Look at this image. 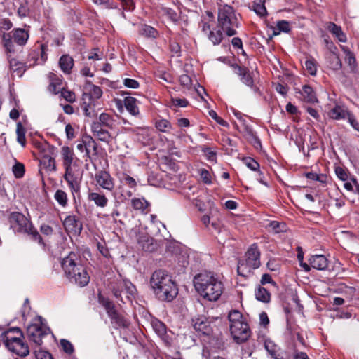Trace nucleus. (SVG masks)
<instances>
[{"mask_svg":"<svg viewBox=\"0 0 359 359\" xmlns=\"http://www.w3.org/2000/svg\"><path fill=\"white\" fill-rule=\"evenodd\" d=\"M84 263V259L77 252H70L61 262V266L66 278L79 287L87 285L90 281V276Z\"/></svg>","mask_w":359,"mask_h":359,"instance_id":"1","label":"nucleus"},{"mask_svg":"<svg viewBox=\"0 0 359 359\" xmlns=\"http://www.w3.org/2000/svg\"><path fill=\"white\" fill-rule=\"evenodd\" d=\"M150 287L161 301L172 302L178 294V288L171 276L164 270L155 271L150 278Z\"/></svg>","mask_w":359,"mask_h":359,"instance_id":"2","label":"nucleus"},{"mask_svg":"<svg viewBox=\"0 0 359 359\" xmlns=\"http://www.w3.org/2000/svg\"><path fill=\"white\" fill-rule=\"evenodd\" d=\"M194 285L201 297L208 301H217L224 290L223 283L211 273H201L195 276Z\"/></svg>","mask_w":359,"mask_h":359,"instance_id":"3","label":"nucleus"},{"mask_svg":"<svg viewBox=\"0 0 359 359\" xmlns=\"http://www.w3.org/2000/svg\"><path fill=\"white\" fill-rule=\"evenodd\" d=\"M10 229L15 233H26L30 236L33 241L44 245L42 237L32 223L22 213L11 212L8 217Z\"/></svg>","mask_w":359,"mask_h":359,"instance_id":"4","label":"nucleus"},{"mask_svg":"<svg viewBox=\"0 0 359 359\" xmlns=\"http://www.w3.org/2000/svg\"><path fill=\"white\" fill-rule=\"evenodd\" d=\"M260 252L257 245H250L245 252V259L238 262L237 272L239 276L247 277L252 270L258 269L260 266Z\"/></svg>","mask_w":359,"mask_h":359,"instance_id":"5","label":"nucleus"},{"mask_svg":"<svg viewBox=\"0 0 359 359\" xmlns=\"http://www.w3.org/2000/svg\"><path fill=\"white\" fill-rule=\"evenodd\" d=\"M22 337L23 333L19 327L11 328L6 334L5 344L9 350L25 357L29 351L27 344L22 341Z\"/></svg>","mask_w":359,"mask_h":359,"instance_id":"6","label":"nucleus"},{"mask_svg":"<svg viewBox=\"0 0 359 359\" xmlns=\"http://www.w3.org/2000/svg\"><path fill=\"white\" fill-rule=\"evenodd\" d=\"M218 25L229 36L236 34L237 20L233 7L225 5L218 11Z\"/></svg>","mask_w":359,"mask_h":359,"instance_id":"7","label":"nucleus"},{"mask_svg":"<svg viewBox=\"0 0 359 359\" xmlns=\"http://www.w3.org/2000/svg\"><path fill=\"white\" fill-rule=\"evenodd\" d=\"M98 302L105 309L115 328L127 327L128 326L129 323L116 310L115 305L111 300L99 294Z\"/></svg>","mask_w":359,"mask_h":359,"instance_id":"8","label":"nucleus"},{"mask_svg":"<svg viewBox=\"0 0 359 359\" xmlns=\"http://www.w3.org/2000/svg\"><path fill=\"white\" fill-rule=\"evenodd\" d=\"M112 293L114 296L117 299L121 300V302L125 303L126 302L122 298L121 294L125 292L126 294V298L128 301L130 302V296H134L136 292V288L131 282L128 280H122L118 281L113 285Z\"/></svg>","mask_w":359,"mask_h":359,"instance_id":"9","label":"nucleus"},{"mask_svg":"<svg viewBox=\"0 0 359 359\" xmlns=\"http://www.w3.org/2000/svg\"><path fill=\"white\" fill-rule=\"evenodd\" d=\"M230 332L237 344L245 342L251 334L248 324L244 320L236 324H230Z\"/></svg>","mask_w":359,"mask_h":359,"instance_id":"10","label":"nucleus"},{"mask_svg":"<svg viewBox=\"0 0 359 359\" xmlns=\"http://www.w3.org/2000/svg\"><path fill=\"white\" fill-rule=\"evenodd\" d=\"M50 332L49 327L42 324L34 323L29 325L27 329V334L29 340L39 346L42 344V339Z\"/></svg>","mask_w":359,"mask_h":359,"instance_id":"11","label":"nucleus"},{"mask_svg":"<svg viewBox=\"0 0 359 359\" xmlns=\"http://www.w3.org/2000/svg\"><path fill=\"white\" fill-rule=\"evenodd\" d=\"M95 180L97 184L102 189L112 191L114 189V180L111 175L104 170H100L96 172Z\"/></svg>","mask_w":359,"mask_h":359,"instance_id":"12","label":"nucleus"},{"mask_svg":"<svg viewBox=\"0 0 359 359\" xmlns=\"http://www.w3.org/2000/svg\"><path fill=\"white\" fill-rule=\"evenodd\" d=\"M192 325L196 332H201L203 335L208 336L212 332L211 323L204 316H200L193 318Z\"/></svg>","mask_w":359,"mask_h":359,"instance_id":"13","label":"nucleus"},{"mask_svg":"<svg viewBox=\"0 0 359 359\" xmlns=\"http://www.w3.org/2000/svg\"><path fill=\"white\" fill-rule=\"evenodd\" d=\"M231 67L234 70L235 74L240 77V79L243 84L248 87H252L254 79L248 68L240 66L236 63L231 64Z\"/></svg>","mask_w":359,"mask_h":359,"instance_id":"14","label":"nucleus"},{"mask_svg":"<svg viewBox=\"0 0 359 359\" xmlns=\"http://www.w3.org/2000/svg\"><path fill=\"white\" fill-rule=\"evenodd\" d=\"M137 141L145 144L151 139V130L148 127H138L130 130Z\"/></svg>","mask_w":359,"mask_h":359,"instance_id":"15","label":"nucleus"},{"mask_svg":"<svg viewBox=\"0 0 359 359\" xmlns=\"http://www.w3.org/2000/svg\"><path fill=\"white\" fill-rule=\"evenodd\" d=\"M104 127L100 126L99 123L91 124V131L93 135L100 141L109 142L111 139V135L109 132L104 128Z\"/></svg>","mask_w":359,"mask_h":359,"instance_id":"16","label":"nucleus"},{"mask_svg":"<svg viewBox=\"0 0 359 359\" xmlns=\"http://www.w3.org/2000/svg\"><path fill=\"white\" fill-rule=\"evenodd\" d=\"M11 72L15 74L18 77H22L27 69L25 62H20L15 58L8 57Z\"/></svg>","mask_w":359,"mask_h":359,"instance_id":"17","label":"nucleus"},{"mask_svg":"<svg viewBox=\"0 0 359 359\" xmlns=\"http://www.w3.org/2000/svg\"><path fill=\"white\" fill-rule=\"evenodd\" d=\"M61 154L65 172L73 171L72 168L74 156L73 150L69 147H63L61 149Z\"/></svg>","mask_w":359,"mask_h":359,"instance_id":"18","label":"nucleus"},{"mask_svg":"<svg viewBox=\"0 0 359 359\" xmlns=\"http://www.w3.org/2000/svg\"><path fill=\"white\" fill-rule=\"evenodd\" d=\"M309 262L311 266L317 270H325L328 266V261L323 255H312Z\"/></svg>","mask_w":359,"mask_h":359,"instance_id":"19","label":"nucleus"},{"mask_svg":"<svg viewBox=\"0 0 359 359\" xmlns=\"http://www.w3.org/2000/svg\"><path fill=\"white\" fill-rule=\"evenodd\" d=\"M151 327L154 331L158 334V336L161 338L163 341H168V335L167 334V328L165 325L160 321L159 320L155 318L153 319L151 322Z\"/></svg>","mask_w":359,"mask_h":359,"instance_id":"20","label":"nucleus"},{"mask_svg":"<svg viewBox=\"0 0 359 359\" xmlns=\"http://www.w3.org/2000/svg\"><path fill=\"white\" fill-rule=\"evenodd\" d=\"M116 121L114 119V116L107 113H102L99 116L98 120L93 121V123H99L100 126L113 129L116 126Z\"/></svg>","mask_w":359,"mask_h":359,"instance_id":"21","label":"nucleus"},{"mask_svg":"<svg viewBox=\"0 0 359 359\" xmlns=\"http://www.w3.org/2000/svg\"><path fill=\"white\" fill-rule=\"evenodd\" d=\"M64 179L67 182L72 192H78L80 190V180L73 171L65 172Z\"/></svg>","mask_w":359,"mask_h":359,"instance_id":"22","label":"nucleus"},{"mask_svg":"<svg viewBox=\"0 0 359 359\" xmlns=\"http://www.w3.org/2000/svg\"><path fill=\"white\" fill-rule=\"evenodd\" d=\"M350 111L344 107L336 105L329 111V116L334 120L345 119L347 118Z\"/></svg>","mask_w":359,"mask_h":359,"instance_id":"23","label":"nucleus"},{"mask_svg":"<svg viewBox=\"0 0 359 359\" xmlns=\"http://www.w3.org/2000/svg\"><path fill=\"white\" fill-rule=\"evenodd\" d=\"M14 41L19 46H25L29 39V34L23 29L18 28L13 31Z\"/></svg>","mask_w":359,"mask_h":359,"instance_id":"24","label":"nucleus"},{"mask_svg":"<svg viewBox=\"0 0 359 359\" xmlns=\"http://www.w3.org/2000/svg\"><path fill=\"white\" fill-rule=\"evenodd\" d=\"M327 29L331 32L334 36H335L338 40L341 42L346 41V36L345 34L343 32L340 26L336 25L334 22H328L327 25Z\"/></svg>","mask_w":359,"mask_h":359,"instance_id":"25","label":"nucleus"},{"mask_svg":"<svg viewBox=\"0 0 359 359\" xmlns=\"http://www.w3.org/2000/svg\"><path fill=\"white\" fill-rule=\"evenodd\" d=\"M48 77L50 81L48 86L49 91L55 95L59 93L60 90L58 87L61 86L62 80L56 74L52 72L48 74Z\"/></svg>","mask_w":359,"mask_h":359,"instance_id":"26","label":"nucleus"},{"mask_svg":"<svg viewBox=\"0 0 359 359\" xmlns=\"http://www.w3.org/2000/svg\"><path fill=\"white\" fill-rule=\"evenodd\" d=\"M335 50H337V47L334 46V50H331L327 57L328 66L333 70H339L341 68L342 63L338 55L334 52Z\"/></svg>","mask_w":359,"mask_h":359,"instance_id":"27","label":"nucleus"},{"mask_svg":"<svg viewBox=\"0 0 359 359\" xmlns=\"http://www.w3.org/2000/svg\"><path fill=\"white\" fill-rule=\"evenodd\" d=\"M127 111L133 116H137L140 113L137 105V100L132 97H126L123 100Z\"/></svg>","mask_w":359,"mask_h":359,"instance_id":"28","label":"nucleus"},{"mask_svg":"<svg viewBox=\"0 0 359 359\" xmlns=\"http://www.w3.org/2000/svg\"><path fill=\"white\" fill-rule=\"evenodd\" d=\"M41 169H44L48 172H52L56 170L55 161L54 158L44 155L40 161Z\"/></svg>","mask_w":359,"mask_h":359,"instance_id":"29","label":"nucleus"},{"mask_svg":"<svg viewBox=\"0 0 359 359\" xmlns=\"http://www.w3.org/2000/svg\"><path fill=\"white\" fill-rule=\"evenodd\" d=\"M59 65L64 73L69 74L74 66V60L69 55H64L60 58Z\"/></svg>","mask_w":359,"mask_h":359,"instance_id":"30","label":"nucleus"},{"mask_svg":"<svg viewBox=\"0 0 359 359\" xmlns=\"http://www.w3.org/2000/svg\"><path fill=\"white\" fill-rule=\"evenodd\" d=\"M88 199L95 203V204L101 208H104L108 203L107 198L102 194L97 192H91L88 194Z\"/></svg>","mask_w":359,"mask_h":359,"instance_id":"31","label":"nucleus"},{"mask_svg":"<svg viewBox=\"0 0 359 359\" xmlns=\"http://www.w3.org/2000/svg\"><path fill=\"white\" fill-rule=\"evenodd\" d=\"M301 95L304 100L308 103H314L318 101L313 88L308 85L303 86Z\"/></svg>","mask_w":359,"mask_h":359,"instance_id":"32","label":"nucleus"},{"mask_svg":"<svg viewBox=\"0 0 359 359\" xmlns=\"http://www.w3.org/2000/svg\"><path fill=\"white\" fill-rule=\"evenodd\" d=\"M65 228L67 231H76L77 229H81V227H79V221L74 215H69L67 216L63 222Z\"/></svg>","mask_w":359,"mask_h":359,"instance_id":"33","label":"nucleus"},{"mask_svg":"<svg viewBox=\"0 0 359 359\" xmlns=\"http://www.w3.org/2000/svg\"><path fill=\"white\" fill-rule=\"evenodd\" d=\"M255 297L257 300L264 303H269L271 300V294L269 292L260 285L255 289Z\"/></svg>","mask_w":359,"mask_h":359,"instance_id":"34","label":"nucleus"},{"mask_svg":"<svg viewBox=\"0 0 359 359\" xmlns=\"http://www.w3.org/2000/svg\"><path fill=\"white\" fill-rule=\"evenodd\" d=\"M265 2L266 0L253 1V11L260 17H264L267 15Z\"/></svg>","mask_w":359,"mask_h":359,"instance_id":"35","label":"nucleus"},{"mask_svg":"<svg viewBox=\"0 0 359 359\" xmlns=\"http://www.w3.org/2000/svg\"><path fill=\"white\" fill-rule=\"evenodd\" d=\"M86 155L89 156L90 149H93L94 154H97V144L91 136H86L83 139Z\"/></svg>","mask_w":359,"mask_h":359,"instance_id":"36","label":"nucleus"},{"mask_svg":"<svg viewBox=\"0 0 359 359\" xmlns=\"http://www.w3.org/2000/svg\"><path fill=\"white\" fill-rule=\"evenodd\" d=\"M342 50L345 53V62L350 67L351 69L353 71L356 67V60L354 54L346 47H342Z\"/></svg>","mask_w":359,"mask_h":359,"instance_id":"37","label":"nucleus"},{"mask_svg":"<svg viewBox=\"0 0 359 359\" xmlns=\"http://www.w3.org/2000/svg\"><path fill=\"white\" fill-rule=\"evenodd\" d=\"M290 31V25L286 20H280L277 22L276 26L273 28V34L276 36L281 32L288 33Z\"/></svg>","mask_w":359,"mask_h":359,"instance_id":"38","label":"nucleus"},{"mask_svg":"<svg viewBox=\"0 0 359 359\" xmlns=\"http://www.w3.org/2000/svg\"><path fill=\"white\" fill-rule=\"evenodd\" d=\"M12 36L10 33H4L2 35V41L4 48L8 53H14L15 46L12 41Z\"/></svg>","mask_w":359,"mask_h":359,"instance_id":"39","label":"nucleus"},{"mask_svg":"<svg viewBox=\"0 0 359 359\" xmlns=\"http://www.w3.org/2000/svg\"><path fill=\"white\" fill-rule=\"evenodd\" d=\"M17 141L22 146L26 144L25 130L22 124L19 122L16 127Z\"/></svg>","mask_w":359,"mask_h":359,"instance_id":"40","label":"nucleus"},{"mask_svg":"<svg viewBox=\"0 0 359 359\" xmlns=\"http://www.w3.org/2000/svg\"><path fill=\"white\" fill-rule=\"evenodd\" d=\"M208 38L214 45H218L223 39V34L221 30H217L215 32L212 30L208 35Z\"/></svg>","mask_w":359,"mask_h":359,"instance_id":"41","label":"nucleus"},{"mask_svg":"<svg viewBox=\"0 0 359 359\" xmlns=\"http://www.w3.org/2000/svg\"><path fill=\"white\" fill-rule=\"evenodd\" d=\"M132 205L135 210L144 211L149 205V203L144 198H133Z\"/></svg>","mask_w":359,"mask_h":359,"instance_id":"42","label":"nucleus"},{"mask_svg":"<svg viewBox=\"0 0 359 359\" xmlns=\"http://www.w3.org/2000/svg\"><path fill=\"white\" fill-rule=\"evenodd\" d=\"M140 33L143 36L153 38H155L157 35V31L154 27L147 25H142Z\"/></svg>","mask_w":359,"mask_h":359,"instance_id":"43","label":"nucleus"},{"mask_svg":"<svg viewBox=\"0 0 359 359\" xmlns=\"http://www.w3.org/2000/svg\"><path fill=\"white\" fill-rule=\"evenodd\" d=\"M230 324H236V323H240L244 321L242 313L238 310H233L229 312L228 316Z\"/></svg>","mask_w":359,"mask_h":359,"instance_id":"44","label":"nucleus"},{"mask_svg":"<svg viewBox=\"0 0 359 359\" xmlns=\"http://www.w3.org/2000/svg\"><path fill=\"white\" fill-rule=\"evenodd\" d=\"M54 198L62 207H65L67 203V194L62 190H57L54 195Z\"/></svg>","mask_w":359,"mask_h":359,"instance_id":"45","label":"nucleus"},{"mask_svg":"<svg viewBox=\"0 0 359 359\" xmlns=\"http://www.w3.org/2000/svg\"><path fill=\"white\" fill-rule=\"evenodd\" d=\"M29 13V8L28 6V2L27 0L21 1L20 6L18 9V15L20 18H23L28 15Z\"/></svg>","mask_w":359,"mask_h":359,"instance_id":"46","label":"nucleus"},{"mask_svg":"<svg viewBox=\"0 0 359 359\" xmlns=\"http://www.w3.org/2000/svg\"><path fill=\"white\" fill-rule=\"evenodd\" d=\"M60 344L64 352H65L67 354L71 355L74 353V346L69 341L62 339L60 340Z\"/></svg>","mask_w":359,"mask_h":359,"instance_id":"47","label":"nucleus"},{"mask_svg":"<svg viewBox=\"0 0 359 359\" xmlns=\"http://www.w3.org/2000/svg\"><path fill=\"white\" fill-rule=\"evenodd\" d=\"M305 67H306V70L309 72V73L311 75H312V76L316 75L317 68H316V61L313 58L311 57V58L308 59L305 62Z\"/></svg>","mask_w":359,"mask_h":359,"instance_id":"48","label":"nucleus"},{"mask_svg":"<svg viewBox=\"0 0 359 359\" xmlns=\"http://www.w3.org/2000/svg\"><path fill=\"white\" fill-rule=\"evenodd\" d=\"M13 172L16 178H21L25 174V166L21 163H16L13 166Z\"/></svg>","mask_w":359,"mask_h":359,"instance_id":"49","label":"nucleus"},{"mask_svg":"<svg viewBox=\"0 0 359 359\" xmlns=\"http://www.w3.org/2000/svg\"><path fill=\"white\" fill-rule=\"evenodd\" d=\"M61 96L67 102L70 103H73L76 101V95L75 93L69 90H66L62 88L60 90Z\"/></svg>","mask_w":359,"mask_h":359,"instance_id":"50","label":"nucleus"},{"mask_svg":"<svg viewBox=\"0 0 359 359\" xmlns=\"http://www.w3.org/2000/svg\"><path fill=\"white\" fill-rule=\"evenodd\" d=\"M245 165L250 170L256 171L259 168V164L253 158L250 157H246L243 159Z\"/></svg>","mask_w":359,"mask_h":359,"instance_id":"51","label":"nucleus"},{"mask_svg":"<svg viewBox=\"0 0 359 359\" xmlns=\"http://www.w3.org/2000/svg\"><path fill=\"white\" fill-rule=\"evenodd\" d=\"M285 224L276 221H272L269 224V228L275 233L284 231Z\"/></svg>","mask_w":359,"mask_h":359,"instance_id":"52","label":"nucleus"},{"mask_svg":"<svg viewBox=\"0 0 359 359\" xmlns=\"http://www.w3.org/2000/svg\"><path fill=\"white\" fill-rule=\"evenodd\" d=\"M82 107L85 116L90 118H94L97 116V114L96 111L94 109H93L90 104H87L86 102H84Z\"/></svg>","mask_w":359,"mask_h":359,"instance_id":"53","label":"nucleus"},{"mask_svg":"<svg viewBox=\"0 0 359 359\" xmlns=\"http://www.w3.org/2000/svg\"><path fill=\"white\" fill-rule=\"evenodd\" d=\"M170 123L165 119H161L156 123V127L161 132H165L170 128Z\"/></svg>","mask_w":359,"mask_h":359,"instance_id":"54","label":"nucleus"},{"mask_svg":"<svg viewBox=\"0 0 359 359\" xmlns=\"http://www.w3.org/2000/svg\"><path fill=\"white\" fill-rule=\"evenodd\" d=\"M123 84L126 87L133 89H136L140 86L138 81L135 79L128 78L123 79Z\"/></svg>","mask_w":359,"mask_h":359,"instance_id":"55","label":"nucleus"},{"mask_svg":"<svg viewBox=\"0 0 359 359\" xmlns=\"http://www.w3.org/2000/svg\"><path fill=\"white\" fill-rule=\"evenodd\" d=\"M209 115L214 119L215 121L222 126H228V123L226 121L222 119L221 117L218 116L217 113L214 110L209 111Z\"/></svg>","mask_w":359,"mask_h":359,"instance_id":"56","label":"nucleus"},{"mask_svg":"<svg viewBox=\"0 0 359 359\" xmlns=\"http://www.w3.org/2000/svg\"><path fill=\"white\" fill-rule=\"evenodd\" d=\"M102 95V89L97 86H93L92 90L90 91V97L93 99H99L101 97Z\"/></svg>","mask_w":359,"mask_h":359,"instance_id":"57","label":"nucleus"},{"mask_svg":"<svg viewBox=\"0 0 359 359\" xmlns=\"http://www.w3.org/2000/svg\"><path fill=\"white\" fill-rule=\"evenodd\" d=\"M124 184L128 186L131 189H135L136 187V181L130 176L126 175L122 180Z\"/></svg>","mask_w":359,"mask_h":359,"instance_id":"58","label":"nucleus"},{"mask_svg":"<svg viewBox=\"0 0 359 359\" xmlns=\"http://www.w3.org/2000/svg\"><path fill=\"white\" fill-rule=\"evenodd\" d=\"M335 172H336V175L342 181H346L347 179H348V175H347V172H346V170L341 168V167H337L335 169Z\"/></svg>","mask_w":359,"mask_h":359,"instance_id":"59","label":"nucleus"},{"mask_svg":"<svg viewBox=\"0 0 359 359\" xmlns=\"http://www.w3.org/2000/svg\"><path fill=\"white\" fill-rule=\"evenodd\" d=\"M172 103L175 107H185L188 105L189 102L186 99L172 98Z\"/></svg>","mask_w":359,"mask_h":359,"instance_id":"60","label":"nucleus"},{"mask_svg":"<svg viewBox=\"0 0 359 359\" xmlns=\"http://www.w3.org/2000/svg\"><path fill=\"white\" fill-rule=\"evenodd\" d=\"M346 118L348 119L351 126L357 131H359V123L351 112L348 114Z\"/></svg>","mask_w":359,"mask_h":359,"instance_id":"61","label":"nucleus"},{"mask_svg":"<svg viewBox=\"0 0 359 359\" xmlns=\"http://www.w3.org/2000/svg\"><path fill=\"white\" fill-rule=\"evenodd\" d=\"M179 81L180 84L185 87H189L191 85V79L187 74L181 75Z\"/></svg>","mask_w":359,"mask_h":359,"instance_id":"62","label":"nucleus"},{"mask_svg":"<svg viewBox=\"0 0 359 359\" xmlns=\"http://www.w3.org/2000/svg\"><path fill=\"white\" fill-rule=\"evenodd\" d=\"M35 355L37 359H51L52 355L50 353L44 351H35Z\"/></svg>","mask_w":359,"mask_h":359,"instance_id":"63","label":"nucleus"},{"mask_svg":"<svg viewBox=\"0 0 359 359\" xmlns=\"http://www.w3.org/2000/svg\"><path fill=\"white\" fill-rule=\"evenodd\" d=\"M200 175L203 181L205 184H210L211 180H210V172L206 170L205 169H202L200 170Z\"/></svg>","mask_w":359,"mask_h":359,"instance_id":"64","label":"nucleus"}]
</instances>
